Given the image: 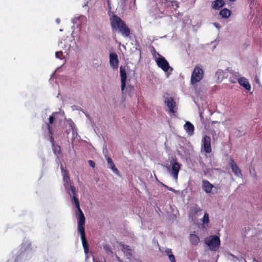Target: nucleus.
Here are the masks:
<instances>
[{
    "instance_id": "obj_1",
    "label": "nucleus",
    "mask_w": 262,
    "mask_h": 262,
    "mask_svg": "<svg viewBox=\"0 0 262 262\" xmlns=\"http://www.w3.org/2000/svg\"><path fill=\"white\" fill-rule=\"evenodd\" d=\"M50 111L49 108H47L42 111L41 113V118L43 121L44 124L42 125L43 130L44 137L46 139L49 140L52 145H54V139L53 137V131L52 125L55 121H61L63 118L65 119L64 112L61 109L58 112H55L52 113L49 116L48 120H46L47 114L50 113Z\"/></svg>"
},
{
    "instance_id": "obj_2",
    "label": "nucleus",
    "mask_w": 262,
    "mask_h": 262,
    "mask_svg": "<svg viewBox=\"0 0 262 262\" xmlns=\"http://www.w3.org/2000/svg\"><path fill=\"white\" fill-rule=\"evenodd\" d=\"M34 252L31 242L28 239L24 238L18 255L10 258L7 262H25L31 258Z\"/></svg>"
},
{
    "instance_id": "obj_3",
    "label": "nucleus",
    "mask_w": 262,
    "mask_h": 262,
    "mask_svg": "<svg viewBox=\"0 0 262 262\" xmlns=\"http://www.w3.org/2000/svg\"><path fill=\"white\" fill-rule=\"evenodd\" d=\"M110 21L113 31L118 30L123 37H129L130 34V29L120 17L116 14H113L110 17Z\"/></svg>"
},
{
    "instance_id": "obj_4",
    "label": "nucleus",
    "mask_w": 262,
    "mask_h": 262,
    "mask_svg": "<svg viewBox=\"0 0 262 262\" xmlns=\"http://www.w3.org/2000/svg\"><path fill=\"white\" fill-rule=\"evenodd\" d=\"M153 51L154 52H152V55L155 59V61L157 66L160 68L164 72L168 74L167 76L168 77V75H170L173 71V68L169 66V62L165 57L156 51L155 48H153Z\"/></svg>"
},
{
    "instance_id": "obj_5",
    "label": "nucleus",
    "mask_w": 262,
    "mask_h": 262,
    "mask_svg": "<svg viewBox=\"0 0 262 262\" xmlns=\"http://www.w3.org/2000/svg\"><path fill=\"white\" fill-rule=\"evenodd\" d=\"M71 198L77 209V213H76V216L78 219V230L84 229L85 218L80 207L79 200L76 195H72Z\"/></svg>"
},
{
    "instance_id": "obj_6",
    "label": "nucleus",
    "mask_w": 262,
    "mask_h": 262,
    "mask_svg": "<svg viewBox=\"0 0 262 262\" xmlns=\"http://www.w3.org/2000/svg\"><path fill=\"white\" fill-rule=\"evenodd\" d=\"M261 227V225L258 224L256 228H251L249 227H246L242 233L243 238H246L256 236L257 239H262Z\"/></svg>"
},
{
    "instance_id": "obj_7",
    "label": "nucleus",
    "mask_w": 262,
    "mask_h": 262,
    "mask_svg": "<svg viewBox=\"0 0 262 262\" xmlns=\"http://www.w3.org/2000/svg\"><path fill=\"white\" fill-rule=\"evenodd\" d=\"M170 166L167 167V170L175 181L178 180V174L181 167V164L177 159L172 157L169 160Z\"/></svg>"
},
{
    "instance_id": "obj_8",
    "label": "nucleus",
    "mask_w": 262,
    "mask_h": 262,
    "mask_svg": "<svg viewBox=\"0 0 262 262\" xmlns=\"http://www.w3.org/2000/svg\"><path fill=\"white\" fill-rule=\"evenodd\" d=\"M205 243L208 246L211 251H217L221 244L220 237L216 235H211L206 237L204 240Z\"/></svg>"
},
{
    "instance_id": "obj_9",
    "label": "nucleus",
    "mask_w": 262,
    "mask_h": 262,
    "mask_svg": "<svg viewBox=\"0 0 262 262\" xmlns=\"http://www.w3.org/2000/svg\"><path fill=\"white\" fill-rule=\"evenodd\" d=\"M161 7L159 8V12H162L166 8H172L176 9L179 7L178 2L176 0H160Z\"/></svg>"
},
{
    "instance_id": "obj_10",
    "label": "nucleus",
    "mask_w": 262,
    "mask_h": 262,
    "mask_svg": "<svg viewBox=\"0 0 262 262\" xmlns=\"http://www.w3.org/2000/svg\"><path fill=\"white\" fill-rule=\"evenodd\" d=\"M226 257L228 260L233 262H253V258H254V257L252 258L246 256L243 257L242 255L235 256L229 252L226 254ZM254 257H256L254 256Z\"/></svg>"
},
{
    "instance_id": "obj_11",
    "label": "nucleus",
    "mask_w": 262,
    "mask_h": 262,
    "mask_svg": "<svg viewBox=\"0 0 262 262\" xmlns=\"http://www.w3.org/2000/svg\"><path fill=\"white\" fill-rule=\"evenodd\" d=\"M163 97L164 99V102L165 104L168 107L169 112L172 113L176 112L175 107H176V103L173 99L169 96V94L167 93H165Z\"/></svg>"
},
{
    "instance_id": "obj_12",
    "label": "nucleus",
    "mask_w": 262,
    "mask_h": 262,
    "mask_svg": "<svg viewBox=\"0 0 262 262\" xmlns=\"http://www.w3.org/2000/svg\"><path fill=\"white\" fill-rule=\"evenodd\" d=\"M203 77V71L202 69L196 67L191 76V83L194 84L199 82Z\"/></svg>"
},
{
    "instance_id": "obj_13",
    "label": "nucleus",
    "mask_w": 262,
    "mask_h": 262,
    "mask_svg": "<svg viewBox=\"0 0 262 262\" xmlns=\"http://www.w3.org/2000/svg\"><path fill=\"white\" fill-rule=\"evenodd\" d=\"M63 180L64 182V186L67 192L69 195L72 197V195H76V188L71 183L69 177L67 176L63 177Z\"/></svg>"
},
{
    "instance_id": "obj_14",
    "label": "nucleus",
    "mask_w": 262,
    "mask_h": 262,
    "mask_svg": "<svg viewBox=\"0 0 262 262\" xmlns=\"http://www.w3.org/2000/svg\"><path fill=\"white\" fill-rule=\"evenodd\" d=\"M210 143V138L207 135L204 136L202 140L201 147L205 153L210 154L211 152Z\"/></svg>"
},
{
    "instance_id": "obj_15",
    "label": "nucleus",
    "mask_w": 262,
    "mask_h": 262,
    "mask_svg": "<svg viewBox=\"0 0 262 262\" xmlns=\"http://www.w3.org/2000/svg\"><path fill=\"white\" fill-rule=\"evenodd\" d=\"M229 164L232 169V172L234 173L236 177L241 178H243V174L242 173L241 170L235 162L233 158H230Z\"/></svg>"
},
{
    "instance_id": "obj_16",
    "label": "nucleus",
    "mask_w": 262,
    "mask_h": 262,
    "mask_svg": "<svg viewBox=\"0 0 262 262\" xmlns=\"http://www.w3.org/2000/svg\"><path fill=\"white\" fill-rule=\"evenodd\" d=\"M78 231L80 234L81 239L84 253L85 254H87L89 252V244L85 237V229L79 230Z\"/></svg>"
},
{
    "instance_id": "obj_17",
    "label": "nucleus",
    "mask_w": 262,
    "mask_h": 262,
    "mask_svg": "<svg viewBox=\"0 0 262 262\" xmlns=\"http://www.w3.org/2000/svg\"><path fill=\"white\" fill-rule=\"evenodd\" d=\"M120 75L121 77V89L123 92L126 86V72L125 67L123 66H121L120 67Z\"/></svg>"
},
{
    "instance_id": "obj_18",
    "label": "nucleus",
    "mask_w": 262,
    "mask_h": 262,
    "mask_svg": "<svg viewBox=\"0 0 262 262\" xmlns=\"http://www.w3.org/2000/svg\"><path fill=\"white\" fill-rule=\"evenodd\" d=\"M110 64L114 69H117L119 60L116 53L113 52L110 54Z\"/></svg>"
},
{
    "instance_id": "obj_19",
    "label": "nucleus",
    "mask_w": 262,
    "mask_h": 262,
    "mask_svg": "<svg viewBox=\"0 0 262 262\" xmlns=\"http://www.w3.org/2000/svg\"><path fill=\"white\" fill-rule=\"evenodd\" d=\"M105 157L107 161V167L111 169L114 173L120 176V172L116 167L111 158L106 155H105Z\"/></svg>"
},
{
    "instance_id": "obj_20",
    "label": "nucleus",
    "mask_w": 262,
    "mask_h": 262,
    "mask_svg": "<svg viewBox=\"0 0 262 262\" xmlns=\"http://www.w3.org/2000/svg\"><path fill=\"white\" fill-rule=\"evenodd\" d=\"M184 128L189 136H191L194 134V127L190 122L186 121L184 125Z\"/></svg>"
},
{
    "instance_id": "obj_21",
    "label": "nucleus",
    "mask_w": 262,
    "mask_h": 262,
    "mask_svg": "<svg viewBox=\"0 0 262 262\" xmlns=\"http://www.w3.org/2000/svg\"><path fill=\"white\" fill-rule=\"evenodd\" d=\"M213 185L208 180H203L202 181V189L207 193H210L211 192Z\"/></svg>"
},
{
    "instance_id": "obj_22",
    "label": "nucleus",
    "mask_w": 262,
    "mask_h": 262,
    "mask_svg": "<svg viewBox=\"0 0 262 262\" xmlns=\"http://www.w3.org/2000/svg\"><path fill=\"white\" fill-rule=\"evenodd\" d=\"M238 82L239 84L245 88L247 90L250 91L251 89V85L250 84L248 79L245 77L238 78Z\"/></svg>"
},
{
    "instance_id": "obj_23",
    "label": "nucleus",
    "mask_w": 262,
    "mask_h": 262,
    "mask_svg": "<svg viewBox=\"0 0 262 262\" xmlns=\"http://www.w3.org/2000/svg\"><path fill=\"white\" fill-rule=\"evenodd\" d=\"M58 45L63 49L64 52L66 53L67 55L69 54L71 50V45L69 43L68 40L64 41L63 42L61 41L59 42Z\"/></svg>"
},
{
    "instance_id": "obj_24",
    "label": "nucleus",
    "mask_w": 262,
    "mask_h": 262,
    "mask_svg": "<svg viewBox=\"0 0 262 262\" xmlns=\"http://www.w3.org/2000/svg\"><path fill=\"white\" fill-rule=\"evenodd\" d=\"M119 245L121 247V250L125 253L127 256H132L133 255L132 250L129 246L125 245L122 243H120Z\"/></svg>"
},
{
    "instance_id": "obj_25",
    "label": "nucleus",
    "mask_w": 262,
    "mask_h": 262,
    "mask_svg": "<svg viewBox=\"0 0 262 262\" xmlns=\"http://www.w3.org/2000/svg\"><path fill=\"white\" fill-rule=\"evenodd\" d=\"M102 247L103 250L105 252L106 254L112 257L113 256V252L111 246L107 244H103Z\"/></svg>"
},
{
    "instance_id": "obj_26",
    "label": "nucleus",
    "mask_w": 262,
    "mask_h": 262,
    "mask_svg": "<svg viewBox=\"0 0 262 262\" xmlns=\"http://www.w3.org/2000/svg\"><path fill=\"white\" fill-rule=\"evenodd\" d=\"M72 132V144H73L74 142H77L81 140L80 137L78 135L77 133V129L74 128Z\"/></svg>"
},
{
    "instance_id": "obj_27",
    "label": "nucleus",
    "mask_w": 262,
    "mask_h": 262,
    "mask_svg": "<svg viewBox=\"0 0 262 262\" xmlns=\"http://www.w3.org/2000/svg\"><path fill=\"white\" fill-rule=\"evenodd\" d=\"M165 254L168 256L170 262H176L174 255L172 254L171 249L166 248L165 250Z\"/></svg>"
},
{
    "instance_id": "obj_28",
    "label": "nucleus",
    "mask_w": 262,
    "mask_h": 262,
    "mask_svg": "<svg viewBox=\"0 0 262 262\" xmlns=\"http://www.w3.org/2000/svg\"><path fill=\"white\" fill-rule=\"evenodd\" d=\"M224 4L223 0H215L212 3V7L214 9L217 10L222 7Z\"/></svg>"
},
{
    "instance_id": "obj_29",
    "label": "nucleus",
    "mask_w": 262,
    "mask_h": 262,
    "mask_svg": "<svg viewBox=\"0 0 262 262\" xmlns=\"http://www.w3.org/2000/svg\"><path fill=\"white\" fill-rule=\"evenodd\" d=\"M189 238L193 245H197L200 242L199 237L195 234H191Z\"/></svg>"
},
{
    "instance_id": "obj_30",
    "label": "nucleus",
    "mask_w": 262,
    "mask_h": 262,
    "mask_svg": "<svg viewBox=\"0 0 262 262\" xmlns=\"http://www.w3.org/2000/svg\"><path fill=\"white\" fill-rule=\"evenodd\" d=\"M220 15L223 18H228L231 15V11L228 9L224 8L220 11Z\"/></svg>"
},
{
    "instance_id": "obj_31",
    "label": "nucleus",
    "mask_w": 262,
    "mask_h": 262,
    "mask_svg": "<svg viewBox=\"0 0 262 262\" xmlns=\"http://www.w3.org/2000/svg\"><path fill=\"white\" fill-rule=\"evenodd\" d=\"M127 0H117L118 5L122 10H125L127 6Z\"/></svg>"
},
{
    "instance_id": "obj_32",
    "label": "nucleus",
    "mask_w": 262,
    "mask_h": 262,
    "mask_svg": "<svg viewBox=\"0 0 262 262\" xmlns=\"http://www.w3.org/2000/svg\"><path fill=\"white\" fill-rule=\"evenodd\" d=\"M62 120H65L67 121V122L68 123V125L71 128L72 130H73L74 128H76L75 124H74V123L71 119H69L67 120L65 118V119L63 118Z\"/></svg>"
},
{
    "instance_id": "obj_33",
    "label": "nucleus",
    "mask_w": 262,
    "mask_h": 262,
    "mask_svg": "<svg viewBox=\"0 0 262 262\" xmlns=\"http://www.w3.org/2000/svg\"><path fill=\"white\" fill-rule=\"evenodd\" d=\"M193 214L195 216L199 215V213L202 211V209L198 205H195L193 208Z\"/></svg>"
},
{
    "instance_id": "obj_34",
    "label": "nucleus",
    "mask_w": 262,
    "mask_h": 262,
    "mask_svg": "<svg viewBox=\"0 0 262 262\" xmlns=\"http://www.w3.org/2000/svg\"><path fill=\"white\" fill-rule=\"evenodd\" d=\"M201 221L204 224H208L209 222V215L207 212H205L204 214L203 218L201 219Z\"/></svg>"
},
{
    "instance_id": "obj_35",
    "label": "nucleus",
    "mask_w": 262,
    "mask_h": 262,
    "mask_svg": "<svg viewBox=\"0 0 262 262\" xmlns=\"http://www.w3.org/2000/svg\"><path fill=\"white\" fill-rule=\"evenodd\" d=\"M55 57L56 58L59 59H63L64 58V56L63 55L62 51H58L55 53Z\"/></svg>"
},
{
    "instance_id": "obj_36",
    "label": "nucleus",
    "mask_w": 262,
    "mask_h": 262,
    "mask_svg": "<svg viewBox=\"0 0 262 262\" xmlns=\"http://www.w3.org/2000/svg\"><path fill=\"white\" fill-rule=\"evenodd\" d=\"M216 76L217 77L218 79H222L224 78L223 71L222 70H219L216 72Z\"/></svg>"
},
{
    "instance_id": "obj_37",
    "label": "nucleus",
    "mask_w": 262,
    "mask_h": 262,
    "mask_svg": "<svg viewBox=\"0 0 262 262\" xmlns=\"http://www.w3.org/2000/svg\"><path fill=\"white\" fill-rule=\"evenodd\" d=\"M60 168L61 170V173H62V175L63 177H64H64L69 176L68 171L66 169H64L63 168V166L62 164L60 165Z\"/></svg>"
},
{
    "instance_id": "obj_38",
    "label": "nucleus",
    "mask_w": 262,
    "mask_h": 262,
    "mask_svg": "<svg viewBox=\"0 0 262 262\" xmlns=\"http://www.w3.org/2000/svg\"><path fill=\"white\" fill-rule=\"evenodd\" d=\"M231 73L232 74V77H235V79H237V80H238V78H241L240 76H241V75L239 74V73L237 72H235V71H232L231 72Z\"/></svg>"
},
{
    "instance_id": "obj_39",
    "label": "nucleus",
    "mask_w": 262,
    "mask_h": 262,
    "mask_svg": "<svg viewBox=\"0 0 262 262\" xmlns=\"http://www.w3.org/2000/svg\"><path fill=\"white\" fill-rule=\"evenodd\" d=\"M257 0H248V3L250 4V7H252L256 4Z\"/></svg>"
},
{
    "instance_id": "obj_40",
    "label": "nucleus",
    "mask_w": 262,
    "mask_h": 262,
    "mask_svg": "<svg viewBox=\"0 0 262 262\" xmlns=\"http://www.w3.org/2000/svg\"><path fill=\"white\" fill-rule=\"evenodd\" d=\"M161 184H162V186L167 188L168 190H169L170 191L174 192H176V190L173 188L168 187V186L166 185L165 184H164L163 183H161Z\"/></svg>"
},
{
    "instance_id": "obj_41",
    "label": "nucleus",
    "mask_w": 262,
    "mask_h": 262,
    "mask_svg": "<svg viewBox=\"0 0 262 262\" xmlns=\"http://www.w3.org/2000/svg\"><path fill=\"white\" fill-rule=\"evenodd\" d=\"M253 262H262V256L258 257H254L253 258Z\"/></svg>"
},
{
    "instance_id": "obj_42",
    "label": "nucleus",
    "mask_w": 262,
    "mask_h": 262,
    "mask_svg": "<svg viewBox=\"0 0 262 262\" xmlns=\"http://www.w3.org/2000/svg\"><path fill=\"white\" fill-rule=\"evenodd\" d=\"M88 163L90 165V166L93 168H94L95 166V163L94 161H92V160H89L88 161Z\"/></svg>"
},
{
    "instance_id": "obj_43",
    "label": "nucleus",
    "mask_w": 262,
    "mask_h": 262,
    "mask_svg": "<svg viewBox=\"0 0 262 262\" xmlns=\"http://www.w3.org/2000/svg\"><path fill=\"white\" fill-rule=\"evenodd\" d=\"M93 262H106V260L104 258L102 257L99 260L93 259Z\"/></svg>"
},
{
    "instance_id": "obj_44",
    "label": "nucleus",
    "mask_w": 262,
    "mask_h": 262,
    "mask_svg": "<svg viewBox=\"0 0 262 262\" xmlns=\"http://www.w3.org/2000/svg\"><path fill=\"white\" fill-rule=\"evenodd\" d=\"M230 80L232 83H235L237 79H235V77L232 76L231 77H230Z\"/></svg>"
},
{
    "instance_id": "obj_45",
    "label": "nucleus",
    "mask_w": 262,
    "mask_h": 262,
    "mask_svg": "<svg viewBox=\"0 0 262 262\" xmlns=\"http://www.w3.org/2000/svg\"><path fill=\"white\" fill-rule=\"evenodd\" d=\"M213 25H214V26L216 28H217L218 29H219L220 28V27H221V26H220L219 24H217V23H213Z\"/></svg>"
},
{
    "instance_id": "obj_46",
    "label": "nucleus",
    "mask_w": 262,
    "mask_h": 262,
    "mask_svg": "<svg viewBox=\"0 0 262 262\" xmlns=\"http://www.w3.org/2000/svg\"><path fill=\"white\" fill-rule=\"evenodd\" d=\"M85 116L88 118V119H89L90 121H92V119H91V117H90V115H89V114H86V113H85Z\"/></svg>"
},
{
    "instance_id": "obj_47",
    "label": "nucleus",
    "mask_w": 262,
    "mask_h": 262,
    "mask_svg": "<svg viewBox=\"0 0 262 262\" xmlns=\"http://www.w3.org/2000/svg\"><path fill=\"white\" fill-rule=\"evenodd\" d=\"M55 21L57 24H59L60 22V20L59 18H57L55 19Z\"/></svg>"
},
{
    "instance_id": "obj_48",
    "label": "nucleus",
    "mask_w": 262,
    "mask_h": 262,
    "mask_svg": "<svg viewBox=\"0 0 262 262\" xmlns=\"http://www.w3.org/2000/svg\"><path fill=\"white\" fill-rule=\"evenodd\" d=\"M135 46H136V49L137 50L138 49V47H140L139 44L138 43H136Z\"/></svg>"
},
{
    "instance_id": "obj_49",
    "label": "nucleus",
    "mask_w": 262,
    "mask_h": 262,
    "mask_svg": "<svg viewBox=\"0 0 262 262\" xmlns=\"http://www.w3.org/2000/svg\"><path fill=\"white\" fill-rule=\"evenodd\" d=\"M72 29L73 30V31H72V34L73 33L74 31V30H75V27L74 26H73L72 27Z\"/></svg>"
},
{
    "instance_id": "obj_50",
    "label": "nucleus",
    "mask_w": 262,
    "mask_h": 262,
    "mask_svg": "<svg viewBox=\"0 0 262 262\" xmlns=\"http://www.w3.org/2000/svg\"><path fill=\"white\" fill-rule=\"evenodd\" d=\"M116 257L117 259L119 261H120V258H119V257L117 255H116Z\"/></svg>"
},
{
    "instance_id": "obj_51",
    "label": "nucleus",
    "mask_w": 262,
    "mask_h": 262,
    "mask_svg": "<svg viewBox=\"0 0 262 262\" xmlns=\"http://www.w3.org/2000/svg\"><path fill=\"white\" fill-rule=\"evenodd\" d=\"M66 134H67V135H68L69 134V133H70V132H69L68 130H67L66 131Z\"/></svg>"
},
{
    "instance_id": "obj_52",
    "label": "nucleus",
    "mask_w": 262,
    "mask_h": 262,
    "mask_svg": "<svg viewBox=\"0 0 262 262\" xmlns=\"http://www.w3.org/2000/svg\"><path fill=\"white\" fill-rule=\"evenodd\" d=\"M71 21H72V23L73 24H74L75 23V21L74 19H72V20H71Z\"/></svg>"
},
{
    "instance_id": "obj_53",
    "label": "nucleus",
    "mask_w": 262,
    "mask_h": 262,
    "mask_svg": "<svg viewBox=\"0 0 262 262\" xmlns=\"http://www.w3.org/2000/svg\"><path fill=\"white\" fill-rule=\"evenodd\" d=\"M255 81H256V82H257V83L259 82V80H258V78H255Z\"/></svg>"
},
{
    "instance_id": "obj_54",
    "label": "nucleus",
    "mask_w": 262,
    "mask_h": 262,
    "mask_svg": "<svg viewBox=\"0 0 262 262\" xmlns=\"http://www.w3.org/2000/svg\"><path fill=\"white\" fill-rule=\"evenodd\" d=\"M88 4V2H87L84 5L83 7H84L86 6Z\"/></svg>"
},
{
    "instance_id": "obj_55",
    "label": "nucleus",
    "mask_w": 262,
    "mask_h": 262,
    "mask_svg": "<svg viewBox=\"0 0 262 262\" xmlns=\"http://www.w3.org/2000/svg\"><path fill=\"white\" fill-rule=\"evenodd\" d=\"M200 116L201 119L203 118V116H202V114H201V113L200 114Z\"/></svg>"
},
{
    "instance_id": "obj_56",
    "label": "nucleus",
    "mask_w": 262,
    "mask_h": 262,
    "mask_svg": "<svg viewBox=\"0 0 262 262\" xmlns=\"http://www.w3.org/2000/svg\"><path fill=\"white\" fill-rule=\"evenodd\" d=\"M59 95H60V93H59L58 94V95L57 96V98H59Z\"/></svg>"
},
{
    "instance_id": "obj_57",
    "label": "nucleus",
    "mask_w": 262,
    "mask_h": 262,
    "mask_svg": "<svg viewBox=\"0 0 262 262\" xmlns=\"http://www.w3.org/2000/svg\"><path fill=\"white\" fill-rule=\"evenodd\" d=\"M136 0H134V4H135Z\"/></svg>"
},
{
    "instance_id": "obj_58",
    "label": "nucleus",
    "mask_w": 262,
    "mask_h": 262,
    "mask_svg": "<svg viewBox=\"0 0 262 262\" xmlns=\"http://www.w3.org/2000/svg\"><path fill=\"white\" fill-rule=\"evenodd\" d=\"M59 31H60V32H61V31H63V30H62V29H60L59 30Z\"/></svg>"
}]
</instances>
